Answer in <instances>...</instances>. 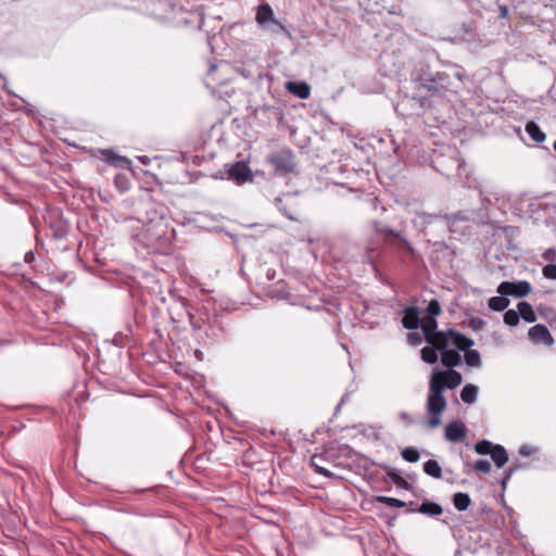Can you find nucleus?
<instances>
[{
    "label": "nucleus",
    "mask_w": 556,
    "mask_h": 556,
    "mask_svg": "<svg viewBox=\"0 0 556 556\" xmlns=\"http://www.w3.org/2000/svg\"><path fill=\"white\" fill-rule=\"evenodd\" d=\"M464 339L469 344L448 337L447 340L442 341L443 344L438 343L434 345L441 354V363L447 369H435L430 376L426 409L430 415L428 427L431 429L437 428L441 424V414L446 407V399L443 395L444 390H453L462 383V375L453 368L459 365L462 361L460 352L473 345V341L470 338L464 336Z\"/></svg>",
    "instance_id": "nucleus-1"
},
{
    "label": "nucleus",
    "mask_w": 556,
    "mask_h": 556,
    "mask_svg": "<svg viewBox=\"0 0 556 556\" xmlns=\"http://www.w3.org/2000/svg\"><path fill=\"white\" fill-rule=\"evenodd\" d=\"M125 223L135 250H142L148 254H166L169 251L170 238L163 216L155 213V217L147 222L126 217Z\"/></svg>",
    "instance_id": "nucleus-2"
},
{
    "label": "nucleus",
    "mask_w": 556,
    "mask_h": 556,
    "mask_svg": "<svg viewBox=\"0 0 556 556\" xmlns=\"http://www.w3.org/2000/svg\"><path fill=\"white\" fill-rule=\"evenodd\" d=\"M447 78L443 73H437L435 76L422 73L414 80L415 89L421 97H445Z\"/></svg>",
    "instance_id": "nucleus-3"
},
{
    "label": "nucleus",
    "mask_w": 556,
    "mask_h": 556,
    "mask_svg": "<svg viewBox=\"0 0 556 556\" xmlns=\"http://www.w3.org/2000/svg\"><path fill=\"white\" fill-rule=\"evenodd\" d=\"M421 330L425 336L427 343L430 345H437L438 343L443 344V340H447L448 337H454V340L463 341L466 344H469L468 341L464 339V334L457 332L453 329H448L446 331H438V323L433 317H424L421 320Z\"/></svg>",
    "instance_id": "nucleus-4"
},
{
    "label": "nucleus",
    "mask_w": 556,
    "mask_h": 556,
    "mask_svg": "<svg viewBox=\"0 0 556 556\" xmlns=\"http://www.w3.org/2000/svg\"><path fill=\"white\" fill-rule=\"evenodd\" d=\"M255 21L263 27H268L274 33L286 31V27L279 22L275 15L271 7L268 3H262L256 9Z\"/></svg>",
    "instance_id": "nucleus-5"
},
{
    "label": "nucleus",
    "mask_w": 556,
    "mask_h": 556,
    "mask_svg": "<svg viewBox=\"0 0 556 556\" xmlns=\"http://www.w3.org/2000/svg\"><path fill=\"white\" fill-rule=\"evenodd\" d=\"M269 163L281 174H290L295 167L294 154L290 150H281L268 157Z\"/></svg>",
    "instance_id": "nucleus-6"
},
{
    "label": "nucleus",
    "mask_w": 556,
    "mask_h": 556,
    "mask_svg": "<svg viewBox=\"0 0 556 556\" xmlns=\"http://www.w3.org/2000/svg\"><path fill=\"white\" fill-rule=\"evenodd\" d=\"M501 295L523 298L531 291V285L526 280L520 281H503L496 289Z\"/></svg>",
    "instance_id": "nucleus-7"
},
{
    "label": "nucleus",
    "mask_w": 556,
    "mask_h": 556,
    "mask_svg": "<svg viewBox=\"0 0 556 556\" xmlns=\"http://www.w3.org/2000/svg\"><path fill=\"white\" fill-rule=\"evenodd\" d=\"M227 177L229 180H233L238 185L252 181L253 179L251 168L243 162L231 164L227 169Z\"/></svg>",
    "instance_id": "nucleus-8"
},
{
    "label": "nucleus",
    "mask_w": 556,
    "mask_h": 556,
    "mask_svg": "<svg viewBox=\"0 0 556 556\" xmlns=\"http://www.w3.org/2000/svg\"><path fill=\"white\" fill-rule=\"evenodd\" d=\"M528 336L530 340L535 344H547L552 345L554 340L548 328L543 324H538L529 329Z\"/></svg>",
    "instance_id": "nucleus-9"
},
{
    "label": "nucleus",
    "mask_w": 556,
    "mask_h": 556,
    "mask_svg": "<svg viewBox=\"0 0 556 556\" xmlns=\"http://www.w3.org/2000/svg\"><path fill=\"white\" fill-rule=\"evenodd\" d=\"M467 434V428L463 421L454 420L445 427V439L450 442H458L465 439Z\"/></svg>",
    "instance_id": "nucleus-10"
},
{
    "label": "nucleus",
    "mask_w": 556,
    "mask_h": 556,
    "mask_svg": "<svg viewBox=\"0 0 556 556\" xmlns=\"http://www.w3.org/2000/svg\"><path fill=\"white\" fill-rule=\"evenodd\" d=\"M372 227H374L375 232L377 235L383 237V239H388L389 237H393V238L400 240L403 243V245L405 247V249L409 253H414V249L410 245V243L405 238H403L399 232L394 231L390 227H388L386 225H382V224H380L378 222H375L372 224Z\"/></svg>",
    "instance_id": "nucleus-11"
},
{
    "label": "nucleus",
    "mask_w": 556,
    "mask_h": 556,
    "mask_svg": "<svg viewBox=\"0 0 556 556\" xmlns=\"http://www.w3.org/2000/svg\"><path fill=\"white\" fill-rule=\"evenodd\" d=\"M419 311L415 306L404 308V316L402 319L403 327L408 330H415L419 326Z\"/></svg>",
    "instance_id": "nucleus-12"
},
{
    "label": "nucleus",
    "mask_w": 556,
    "mask_h": 556,
    "mask_svg": "<svg viewBox=\"0 0 556 556\" xmlns=\"http://www.w3.org/2000/svg\"><path fill=\"white\" fill-rule=\"evenodd\" d=\"M101 154L102 160L114 167L128 168L131 164L127 157L117 155L111 150H103Z\"/></svg>",
    "instance_id": "nucleus-13"
},
{
    "label": "nucleus",
    "mask_w": 556,
    "mask_h": 556,
    "mask_svg": "<svg viewBox=\"0 0 556 556\" xmlns=\"http://www.w3.org/2000/svg\"><path fill=\"white\" fill-rule=\"evenodd\" d=\"M287 89L302 100L309 98L311 94V88L305 81H289Z\"/></svg>",
    "instance_id": "nucleus-14"
},
{
    "label": "nucleus",
    "mask_w": 556,
    "mask_h": 556,
    "mask_svg": "<svg viewBox=\"0 0 556 556\" xmlns=\"http://www.w3.org/2000/svg\"><path fill=\"white\" fill-rule=\"evenodd\" d=\"M478 387L471 383L464 386L460 391V399L464 403L471 405L476 403L478 397Z\"/></svg>",
    "instance_id": "nucleus-15"
},
{
    "label": "nucleus",
    "mask_w": 556,
    "mask_h": 556,
    "mask_svg": "<svg viewBox=\"0 0 556 556\" xmlns=\"http://www.w3.org/2000/svg\"><path fill=\"white\" fill-rule=\"evenodd\" d=\"M268 295L277 300H288L291 295L283 281H278L268 289Z\"/></svg>",
    "instance_id": "nucleus-16"
},
{
    "label": "nucleus",
    "mask_w": 556,
    "mask_h": 556,
    "mask_svg": "<svg viewBox=\"0 0 556 556\" xmlns=\"http://www.w3.org/2000/svg\"><path fill=\"white\" fill-rule=\"evenodd\" d=\"M517 309L519 316L527 323H534L536 320V315L533 311V307L530 303L523 301L519 302L517 305Z\"/></svg>",
    "instance_id": "nucleus-17"
},
{
    "label": "nucleus",
    "mask_w": 556,
    "mask_h": 556,
    "mask_svg": "<svg viewBox=\"0 0 556 556\" xmlns=\"http://www.w3.org/2000/svg\"><path fill=\"white\" fill-rule=\"evenodd\" d=\"M526 132L538 143L543 142L546 138L545 134L535 122H528L526 124Z\"/></svg>",
    "instance_id": "nucleus-18"
},
{
    "label": "nucleus",
    "mask_w": 556,
    "mask_h": 556,
    "mask_svg": "<svg viewBox=\"0 0 556 556\" xmlns=\"http://www.w3.org/2000/svg\"><path fill=\"white\" fill-rule=\"evenodd\" d=\"M417 511L420 514L427 515V516L437 517L442 514L443 509H442L441 505H439L438 503L424 502L418 507Z\"/></svg>",
    "instance_id": "nucleus-19"
},
{
    "label": "nucleus",
    "mask_w": 556,
    "mask_h": 556,
    "mask_svg": "<svg viewBox=\"0 0 556 556\" xmlns=\"http://www.w3.org/2000/svg\"><path fill=\"white\" fill-rule=\"evenodd\" d=\"M490 455L498 468H502L508 460V454L505 447L500 444L495 445L493 452Z\"/></svg>",
    "instance_id": "nucleus-20"
},
{
    "label": "nucleus",
    "mask_w": 556,
    "mask_h": 556,
    "mask_svg": "<svg viewBox=\"0 0 556 556\" xmlns=\"http://www.w3.org/2000/svg\"><path fill=\"white\" fill-rule=\"evenodd\" d=\"M424 471L426 475L434 478V479H441L442 478V469L440 464L434 459H429L424 464Z\"/></svg>",
    "instance_id": "nucleus-21"
},
{
    "label": "nucleus",
    "mask_w": 556,
    "mask_h": 556,
    "mask_svg": "<svg viewBox=\"0 0 556 556\" xmlns=\"http://www.w3.org/2000/svg\"><path fill=\"white\" fill-rule=\"evenodd\" d=\"M471 503L470 496L467 493L458 492L455 493L453 496V505L454 507L459 510H466Z\"/></svg>",
    "instance_id": "nucleus-22"
},
{
    "label": "nucleus",
    "mask_w": 556,
    "mask_h": 556,
    "mask_svg": "<svg viewBox=\"0 0 556 556\" xmlns=\"http://www.w3.org/2000/svg\"><path fill=\"white\" fill-rule=\"evenodd\" d=\"M506 296L507 295L492 296L488 302L489 308L494 312H503L509 304Z\"/></svg>",
    "instance_id": "nucleus-23"
},
{
    "label": "nucleus",
    "mask_w": 556,
    "mask_h": 556,
    "mask_svg": "<svg viewBox=\"0 0 556 556\" xmlns=\"http://www.w3.org/2000/svg\"><path fill=\"white\" fill-rule=\"evenodd\" d=\"M388 478L400 489L410 490L412 484L407 482L395 469L387 472Z\"/></svg>",
    "instance_id": "nucleus-24"
},
{
    "label": "nucleus",
    "mask_w": 556,
    "mask_h": 556,
    "mask_svg": "<svg viewBox=\"0 0 556 556\" xmlns=\"http://www.w3.org/2000/svg\"><path fill=\"white\" fill-rule=\"evenodd\" d=\"M464 359L467 366L469 367H479L481 365V356L477 350H465Z\"/></svg>",
    "instance_id": "nucleus-25"
},
{
    "label": "nucleus",
    "mask_w": 556,
    "mask_h": 556,
    "mask_svg": "<svg viewBox=\"0 0 556 556\" xmlns=\"http://www.w3.org/2000/svg\"><path fill=\"white\" fill-rule=\"evenodd\" d=\"M438 349L433 345L425 346L420 351L421 359L427 364H434L438 362Z\"/></svg>",
    "instance_id": "nucleus-26"
},
{
    "label": "nucleus",
    "mask_w": 556,
    "mask_h": 556,
    "mask_svg": "<svg viewBox=\"0 0 556 556\" xmlns=\"http://www.w3.org/2000/svg\"><path fill=\"white\" fill-rule=\"evenodd\" d=\"M379 247H380L379 242H376L375 240H369L367 242L366 248H365V255H366L367 261L370 264L375 263V260L379 253Z\"/></svg>",
    "instance_id": "nucleus-27"
},
{
    "label": "nucleus",
    "mask_w": 556,
    "mask_h": 556,
    "mask_svg": "<svg viewBox=\"0 0 556 556\" xmlns=\"http://www.w3.org/2000/svg\"><path fill=\"white\" fill-rule=\"evenodd\" d=\"M496 444L492 443L489 440H481L476 443L475 452L479 455H490L493 452V448Z\"/></svg>",
    "instance_id": "nucleus-28"
},
{
    "label": "nucleus",
    "mask_w": 556,
    "mask_h": 556,
    "mask_svg": "<svg viewBox=\"0 0 556 556\" xmlns=\"http://www.w3.org/2000/svg\"><path fill=\"white\" fill-rule=\"evenodd\" d=\"M376 502L387 505L392 508H402L406 506V503L395 497L389 496H377Z\"/></svg>",
    "instance_id": "nucleus-29"
},
{
    "label": "nucleus",
    "mask_w": 556,
    "mask_h": 556,
    "mask_svg": "<svg viewBox=\"0 0 556 556\" xmlns=\"http://www.w3.org/2000/svg\"><path fill=\"white\" fill-rule=\"evenodd\" d=\"M401 455L403 459L408 463H416L420 458V453L416 447L408 446L402 450Z\"/></svg>",
    "instance_id": "nucleus-30"
},
{
    "label": "nucleus",
    "mask_w": 556,
    "mask_h": 556,
    "mask_svg": "<svg viewBox=\"0 0 556 556\" xmlns=\"http://www.w3.org/2000/svg\"><path fill=\"white\" fill-rule=\"evenodd\" d=\"M520 316L518 311L507 309L504 314V323L510 327H515L519 324Z\"/></svg>",
    "instance_id": "nucleus-31"
},
{
    "label": "nucleus",
    "mask_w": 556,
    "mask_h": 556,
    "mask_svg": "<svg viewBox=\"0 0 556 556\" xmlns=\"http://www.w3.org/2000/svg\"><path fill=\"white\" fill-rule=\"evenodd\" d=\"M427 313L429 314L428 317H435L441 314V305L440 302L437 299H432L427 306Z\"/></svg>",
    "instance_id": "nucleus-32"
},
{
    "label": "nucleus",
    "mask_w": 556,
    "mask_h": 556,
    "mask_svg": "<svg viewBox=\"0 0 556 556\" xmlns=\"http://www.w3.org/2000/svg\"><path fill=\"white\" fill-rule=\"evenodd\" d=\"M319 459H321V457L317 455L312 457V466L315 468V471L318 472L319 475H323L324 477H331L332 472L329 469L320 466L318 464Z\"/></svg>",
    "instance_id": "nucleus-33"
},
{
    "label": "nucleus",
    "mask_w": 556,
    "mask_h": 556,
    "mask_svg": "<svg viewBox=\"0 0 556 556\" xmlns=\"http://www.w3.org/2000/svg\"><path fill=\"white\" fill-rule=\"evenodd\" d=\"M473 469L483 473H489L491 471V463L488 459H478Z\"/></svg>",
    "instance_id": "nucleus-34"
},
{
    "label": "nucleus",
    "mask_w": 556,
    "mask_h": 556,
    "mask_svg": "<svg viewBox=\"0 0 556 556\" xmlns=\"http://www.w3.org/2000/svg\"><path fill=\"white\" fill-rule=\"evenodd\" d=\"M542 274L546 279L556 280V265L548 264L543 267Z\"/></svg>",
    "instance_id": "nucleus-35"
},
{
    "label": "nucleus",
    "mask_w": 556,
    "mask_h": 556,
    "mask_svg": "<svg viewBox=\"0 0 556 556\" xmlns=\"http://www.w3.org/2000/svg\"><path fill=\"white\" fill-rule=\"evenodd\" d=\"M114 182L116 185V187L122 190V191H125L128 189V180L125 176L123 175H117L115 176V179H114Z\"/></svg>",
    "instance_id": "nucleus-36"
},
{
    "label": "nucleus",
    "mask_w": 556,
    "mask_h": 556,
    "mask_svg": "<svg viewBox=\"0 0 556 556\" xmlns=\"http://www.w3.org/2000/svg\"><path fill=\"white\" fill-rule=\"evenodd\" d=\"M469 326L477 331L485 326V321L482 318L475 317L469 320Z\"/></svg>",
    "instance_id": "nucleus-37"
},
{
    "label": "nucleus",
    "mask_w": 556,
    "mask_h": 556,
    "mask_svg": "<svg viewBox=\"0 0 556 556\" xmlns=\"http://www.w3.org/2000/svg\"><path fill=\"white\" fill-rule=\"evenodd\" d=\"M542 257L544 261L548 263H553L556 261V250L554 248L547 249L543 254Z\"/></svg>",
    "instance_id": "nucleus-38"
},
{
    "label": "nucleus",
    "mask_w": 556,
    "mask_h": 556,
    "mask_svg": "<svg viewBox=\"0 0 556 556\" xmlns=\"http://www.w3.org/2000/svg\"><path fill=\"white\" fill-rule=\"evenodd\" d=\"M536 452V448L531 445H522L519 448V454L523 457L531 456Z\"/></svg>",
    "instance_id": "nucleus-39"
},
{
    "label": "nucleus",
    "mask_w": 556,
    "mask_h": 556,
    "mask_svg": "<svg viewBox=\"0 0 556 556\" xmlns=\"http://www.w3.org/2000/svg\"><path fill=\"white\" fill-rule=\"evenodd\" d=\"M407 341L412 344V345H419L421 343V337L419 333L417 332H409L407 334Z\"/></svg>",
    "instance_id": "nucleus-40"
},
{
    "label": "nucleus",
    "mask_w": 556,
    "mask_h": 556,
    "mask_svg": "<svg viewBox=\"0 0 556 556\" xmlns=\"http://www.w3.org/2000/svg\"><path fill=\"white\" fill-rule=\"evenodd\" d=\"M516 470V468H508V470L506 471L505 473V477L503 478L502 480V485L505 488L507 481L510 479L511 475L514 473V471Z\"/></svg>",
    "instance_id": "nucleus-41"
},
{
    "label": "nucleus",
    "mask_w": 556,
    "mask_h": 556,
    "mask_svg": "<svg viewBox=\"0 0 556 556\" xmlns=\"http://www.w3.org/2000/svg\"><path fill=\"white\" fill-rule=\"evenodd\" d=\"M516 470V468H508V470L506 471L505 473V477L503 478L502 480V485L505 488L507 481L510 479L511 475L514 473V471Z\"/></svg>",
    "instance_id": "nucleus-42"
},
{
    "label": "nucleus",
    "mask_w": 556,
    "mask_h": 556,
    "mask_svg": "<svg viewBox=\"0 0 556 556\" xmlns=\"http://www.w3.org/2000/svg\"><path fill=\"white\" fill-rule=\"evenodd\" d=\"M266 277L268 280H273L276 277V270L273 268L267 269Z\"/></svg>",
    "instance_id": "nucleus-43"
},
{
    "label": "nucleus",
    "mask_w": 556,
    "mask_h": 556,
    "mask_svg": "<svg viewBox=\"0 0 556 556\" xmlns=\"http://www.w3.org/2000/svg\"><path fill=\"white\" fill-rule=\"evenodd\" d=\"M400 417L402 419H404L407 424H410L412 422V418H410V415L406 412H402L400 413Z\"/></svg>",
    "instance_id": "nucleus-44"
},
{
    "label": "nucleus",
    "mask_w": 556,
    "mask_h": 556,
    "mask_svg": "<svg viewBox=\"0 0 556 556\" xmlns=\"http://www.w3.org/2000/svg\"><path fill=\"white\" fill-rule=\"evenodd\" d=\"M420 216H421V218L424 219V222H426V223H431V220H432L433 218H437V216H432V215H430V214H426V213H424V214H422V215H420Z\"/></svg>",
    "instance_id": "nucleus-45"
},
{
    "label": "nucleus",
    "mask_w": 556,
    "mask_h": 556,
    "mask_svg": "<svg viewBox=\"0 0 556 556\" xmlns=\"http://www.w3.org/2000/svg\"><path fill=\"white\" fill-rule=\"evenodd\" d=\"M33 257H34L33 252H27V253L25 254V261H26V262H29V260H30V258H33Z\"/></svg>",
    "instance_id": "nucleus-46"
},
{
    "label": "nucleus",
    "mask_w": 556,
    "mask_h": 556,
    "mask_svg": "<svg viewBox=\"0 0 556 556\" xmlns=\"http://www.w3.org/2000/svg\"><path fill=\"white\" fill-rule=\"evenodd\" d=\"M346 399H348V395H344V396L341 399L340 403L338 404L337 408H339V407H340V406H341V405L346 401Z\"/></svg>",
    "instance_id": "nucleus-47"
},
{
    "label": "nucleus",
    "mask_w": 556,
    "mask_h": 556,
    "mask_svg": "<svg viewBox=\"0 0 556 556\" xmlns=\"http://www.w3.org/2000/svg\"><path fill=\"white\" fill-rule=\"evenodd\" d=\"M554 150H555V152H556V141L554 142Z\"/></svg>",
    "instance_id": "nucleus-48"
}]
</instances>
